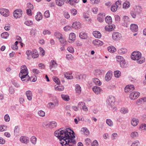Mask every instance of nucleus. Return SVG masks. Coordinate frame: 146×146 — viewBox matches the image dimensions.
Segmentation results:
<instances>
[{
	"instance_id": "obj_1",
	"label": "nucleus",
	"mask_w": 146,
	"mask_h": 146,
	"mask_svg": "<svg viewBox=\"0 0 146 146\" xmlns=\"http://www.w3.org/2000/svg\"><path fill=\"white\" fill-rule=\"evenodd\" d=\"M71 130L70 129L67 128L66 130H61L60 129L55 131V136L59 139L62 146H72L71 144H75L76 141L74 139L75 134L73 131H72V133L68 132Z\"/></svg>"
},
{
	"instance_id": "obj_2",
	"label": "nucleus",
	"mask_w": 146,
	"mask_h": 146,
	"mask_svg": "<svg viewBox=\"0 0 146 146\" xmlns=\"http://www.w3.org/2000/svg\"><path fill=\"white\" fill-rule=\"evenodd\" d=\"M131 59L134 60L138 61L137 62L139 64H142L145 61V58H141V54L138 51L133 52L131 56Z\"/></svg>"
},
{
	"instance_id": "obj_3",
	"label": "nucleus",
	"mask_w": 146,
	"mask_h": 146,
	"mask_svg": "<svg viewBox=\"0 0 146 146\" xmlns=\"http://www.w3.org/2000/svg\"><path fill=\"white\" fill-rule=\"evenodd\" d=\"M28 74V70H21L19 74V76L23 81L27 82L29 80H27V78L29 77Z\"/></svg>"
},
{
	"instance_id": "obj_4",
	"label": "nucleus",
	"mask_w": 146,
	"mask_h": 146,
	"mask_svg": "<svg viewBox=\"0 0 146 146\" xmlns=\"http://www.w3.org/2000/svg\"><path fill=\"white\" fill-rule=\"evenodd\" d=\"M141 11L142 9L141 7L138 6L136 10L133 11H131L130 14L133 18L135 19L141 13Z\"/></svg>"
},
{
	"instance_id": "obj_5",
	"label": "nucleus",
	"mask_w": 146,
	"mask_h": 146,
	"mask_svg": "<svg viewBox=\"0 0 146 146\" xmlns=\"http://www.w3.org/2000/svg\"><path fill=\"white\" fill-rule=\"evenodd\" d=\"M115 102V98L112 96H109L106 100V104L107 106L109 108H112L114 105Z\"/></svg>"
},
{
	"instance_id": "obj_6",
	"label": "nucleus",
	"mask_w": 146,
	"mask_h": 146,
	"mask_svg": "<svg viewBox=\"0 0 146 146\" xmlns=\"http://www.w3.org/2000/svg\"><path fill=\"white\" fill-rule=\"evenodd\" d=\"M59 105L58 101L57 100H54L53 102L49 103L47 104V107L50 109H53L55 107H57Z\"/></svg>"
},
{
	"instance_id": "obj_7",
	"label": "nucleus",
	"mask_w": 146,
	"mask_h": 146,
	"mask_svg": "<svg viewBox=\"0 0 146 146\" xmlns=\"http://www.w3.org/2000/svg\"><path fill=\"white\" fill-rule=\"evenodd\" d=\"M139 96L140 93L139 92H135L131 93L129 96L131 100H135Z\"/></svg>"
},
{
	"instance_id": "obj_8",
	"label": "nucleus",
	"mask_w": 146,
	"mask_h": 146,
	"mask_svg": "<svg viewBox=\"0 0 146 146\" xmlns=\"http://www.w3.org/2000/svg\"><path fill=\"white\" fill-rule=\"evenodd\" d=\"M9 10L7 9L2 8L0 9V14L6 17L9 16Z\"/></svg>"
},
{
	"instance_id": "obj_9",
	"label": "nucleus",
	"mask_w": 146,
	"mask_h": 146,
	"mask_svg": "<svg viewBox=\"0 0 146 146\" xmlns=\"http://www.w3.org/2000/svg\"><path fill=\"white\" fill-rule=\"evenodd\" d=\"M121 37V34L117 32L113 33L112 35L113 39L115 40H119Z\"/></svg>"
},
{
	"instance_id": "obj_10",
	"label": "nucleus",
	"mask_w": 146,
	"mask_h": 146,
	"mask_svg": "<svg viewBox=\"0 0 146 146\" xmlns=\"http://www.w3.org/2000/svg\"><path fill=\"white\" fill-rule=\"evenodd\" d=\"M22 10L21 9H17L13 12V16L16 18H17L21 17L22 15Z\"/></svg>"
},
{
	"instance_id": "obj_11",
	"label": "nucleus",
	"mask_w": 146,
	"mask_h": 146,
	"mask_svg": "<svg viewBox=\"0 0 146 146\" xmlns=\"http://www.w3.org/2000/svg\"><path fill=\"white\" fill-rule=\"evenodd\" d=\"M19 140L21 143L25 144H27L29 142V138L25 136L21 137Z\"/></svg>"
},
{
	"instance_id": "obj_12",
	"label": "nucleus",
	"mask_w": 146,
	"mask_h": 146,
	"mask_svg": "<svg viewBox=\"0 0 146 146\" xmlns=\"http://www.w3.org/2000/svg\"><path fill=\"white\" fill-rule=\"evenodd\" d=\"M112 75V72L109 71L106 75L105 78V80L107 82L109 81L111 79Z\"/></svg>"
},
{
	"instance_id": "obj_13",
	"label": "nucleus",
	"mask_w": 146,
	"mask_h": 146,
	"mask_svg": "<svg viewBox=\"0 0 146 146\" xmlns=\"http://www.w3.org/2000/svg\"><path fill=\"white\" fill-rule=\"evenodd\" d=\"M93 44L96 46H99L102 45L104 43L103 42L98 39H96L93 41Z\"/></svg>"
},
{
	"instance_id": "obj_14",
	"label": "nucleus",
	"mask_w": 146,
	"mask_h": 146,
	"mask_svg": "<svg viewBox=\"0 0 146 146\" xmlns=\"http://www.w3.org/2000/svg\"><path fill=\"white\" fill-rule=\"evenodd\" d=\"M58 66L55 60H52L50 63L49 67L50 69L51 70L53 68H55L57 67Z\"/></svg>"
},
{
	"instance_id": "obj_15",
	"label": "nucleus",
	"mask_w": 146,
	"mask_h": 146,
	"mask_svg": "<svg viewBox=\"0 0 146 146\" xmlns=\"http://www.w3.org/2000/svg\"><path fill=\"white\" fill-rule=\"evenodd\" d=\"M115 26L114 25H106L105 27V29L108 31H111L113 30L115 28Z\"/></svg>"
},
{
	"instance_id": "obj_16",
	"label": "nucleus",
	"mask_w": 146,
	"mask_h": 146,
	"mask_svg": "<svg viewBox=\"0 0 146 146\" xmlns=\"http://www.w3.org/2000/svg\"><path fill=\"white\" fill-rule=\"evenodd\" d=\"M76 38V35L74 33H70L69 35V41L70 42H72V41L75 40Z\"/></svg>"
},
{
	"instance_id": "obj_17",
	"label": "nucleus",
	"mask_w": 146,
	"mask_h": 146,
	"mask_svg": "<svg viewBox=\"0 0 146 146\" xmlns=\"http://www.w3.org/2000/svg\"><path fill=\"white\" fill-rule=\"evenodd\" d=\"M93 91L96 94H99L102 90L100 88L97 86H95L92 88Z\"/></svg>"
},
{
	"instance_id": "obj_18",
	"label": "nucleus",
	"mask_w": 146,
	"mask_h": 146,
	"mask_svg": "<svg viewBox=\"0 0 146 146\" xmlns=\"http://www.w3.org/2000/svg\"><path fill=\"white\" fill-rule=\"evenodd\" d=\"M25 94L27 97V99L29 101L31 100L33 96L32 92L30 90L27 91H26Z\"/></svg>"
},
{
	"instance_id": "obj_19",
	"label": "nucleus",
	"mask_w": 146,
	"mask_h": 146,
	"mask_svg": "<svg viewBox=\"0 0 146 146\" xmlns=\"http://www.w3.org/2000/svg\"><path fill=\"white\" fill-rule=\"evenodd\" d=\"M65 1L71 5H73L75 3H78L79 1V0H64Z\"/></svg>"
},
{
	"instance_id": "obj_20",
	"label": "nucleus",
	"mask_w": 146,
	"mask_h": 146,
	"mask_svg": "<svg viewBox=\"0 0 146 146\" xmlns=\"http://www.w3.org/2000/svg\"><path fill=\"white\" fill-rule=\"evenodd\" d=\"M78 105L82 106V109L84 111H88V108L85 105V103L84 102H79L78 104Z\"/></svg>"
},
{
	"instance_id": "obj_21",
	"label": "nucleus",
	"mask_w": 146,
	"mask_h": 146,
	"mask_svg": "<svg viewBox=\"0 0 146 146\" xmlns=\"http://www.w3.org/2000/svg\"><path fill=\"white\" fill-rule=\"evenodd\" d=\"M79 36L80 38L82 39H86L88 37L86 33L84 32H81L79 34Z\"/></svg>"
},
{
	"instance_id": "obj_22",
	"label": "nucleus",
	"mask_w": 146,
	"mask_h": 146,
	"mask_svg": "<svg viewBox=\"0 0 146 146\" xmlns=\"http://www.w3.org/2000/svg\"><path fill=\"white\" fill-rule=\"evenodd\" d=\"M130 28L133 32H136L138 30L137 26L136 25L134 24H131V25Z\"/></svg>"
},
{
	"instance_id": "obj_23",
	"label": "nucleus",
	"mask_w": 146,
	"mask_h": 146,
	"mask_svg": "<svg viewBox=\"0 0 146 146\" xmlns=\"http://www.w3.org/2000/svg\"><path fill=\"white\" fill-rule=\"evenodd\" d=\"M81 27V24L79 22H76L72 24V27L75 29H80Z\"/></svg>"
},
{
	"instance_id": "obj_24",
	"label": "nucleus",
	"mask_w": 146,
	"mask_h": 146,
	"mask_svg": "<svg viewBox=\"0 0 146 146\" xmlns=\"http://www.w3.org/2000/svg\"><path fill=\"white\" fill-rule=\"evenodd\" d=\"M39 56L37 50L36 49H34L32 50V57L33 58H35L38 57Z\"/></svg>"
},
{
	"instance_id": "obj_25",
	"label": "nucleus",
	"mask_w": 146,
	"mask_h": 146,
	"mask_svg": "<svg viewBox=\"0 0 146 146\" xmlns=\"http://www.w3.org/2000/svg\"><path fill=\"white\" fill-rule=\"evenodd\" d=\"M42 18V15L40 12L37 13L36 15L35 16V19L37 21H39Z\"/></svg>"
},
{
	"instance_id": "obj_26",
	"label": "nucleus",
	"mask_w": 146,
	"mask_h": 146,
	"mask_svg": "<svg viewBox=\"0 0 146 146\" xmlns=\"http://www.w3.org/2000/svg\"><path fill=\"white\" fill-rule=\"evenodd\" d=\"M93 35L95 37L98 38H100L102 36L100 33L97 31H94L93 33Z\"/></svg>"
},
{
	"instance_id": "obj_27",
	"label": "nucleus",
	"mask_w": 146,
	"mask_h": 146,
	"mask_svg": "<svg viewBox=\"0 0 146 146\" xmlns=\"http://www.w3.org/2000/svg\"><path fill=\"white\" fill-rule=\"evenodd\" d=\"M81 131L83 132L86 135H88L90 133V131L87 128L84 127L82 128Z\"/></svg>"
},
{
	"instance_id": "obj_28",
	"label": "nucleus",
	"mask_w": 146,
	"mask_h": 146,
	"mask_svg": "<svg viewBox=\"0 0 146 146\" xmlns=\"http://www.w3.org/2000/svg\"><path fill=\"white\" fill-rule=\"evenodd\" d=\"M57 123L55 121H52L49 123L48 127L50 128H52L56 127Z\"/></svg>"
},
{
	"instance_id": "obj_29",
	"label": "nucleus",
	"mask_w": 146,
	"mask_h": 146,
	"mask_svg": "<svg viewBox=\"0 0 146 146\" xmlns=\"http://www.w3.org/2000/svg\"><path fill=\"white\" fill-rule=\"evenodd\" d=\"M139 123V120L135 118H133L131 121V125L134 126H136Z\"/></svg>"
},
{
	"instance_id": "obj_30",
	"label": "nucleus",
	"mask_w": 146,
	"mask_h": 146,
	"mask_svg": "<svg viewBox=\"0 0 146 146\" xmlns=\"http://www.w3.org/2000/svg\"><path fill=\"white\" fill-rule=\"evenodd\" d=\"M75 90L76 92L78 94H80L81 92V89L80 85L77 84L75 86Z\"/></svg>"
},
{
	"instance_id": "obj_31",
	"label": "nucleus",
	"mask_w": 146,
	"mask_h": 146,
	"mask_svg": "<svg viewBox=\"0 0 146 146\" xmlns=\"http://www.w3.org/2000/svg\"><path fill=\"white\" fill-rule=\"evenodd\" d=\"M56 5L60 7H61L64 4V0H55Z\"/></svg>"
},
{
	"instance_id": "obj_32",
	"label": "nucleus",
	"mask_w": 146,
	"mask_h": 146,
	"mask_svg": "<svg viewBox=\"0 0 146 146\" xmlns=\"http://www.w3.org/2000/svg\"><path fill=\"white\" fill-rule=\"evenodd\" d=\"M94 74L96 76L102 75L103 74V72L100 69L96 70L94 73Z\"/></svg>"
},
{
	"instance_id": "obj_33",
	"label": "nucleus",
	"mask_w": 146,
	"mask_h": 146,
	"mask_svg": "<svg viewBox=\"0 0 146 146\" xmlns=\"http://www.w3.org/2000/svg\"><path fill=\"white\" fill-rule=\"evenodd\" d=\"M93 81L96 85L100 86L102 84V82H101L99 79L97 78H94L93 79Z\"/></svg>"
},
{
	"instance_id": "obj_34",
	"label": "nucleus",
	"mask_w": 146,
	"mask_h": 146,
	"mask_svg": "<svg viewBox=\"0 0 146 146\" xmlns=\"http://www.w3.org/2000/svg\"><path fill=\"white\" fill-rule=\"evenodd\" d=\"M127 50L125 48H121L118 50V52L119 54H123L127 52Z\"/></svg>"
},
{
	"instance_id": "obj_35",
	"label": "nucleus",
	"mask_w": 146,
	"mask_h": 146,
	"mask_svg": "<svg viewBox=\"0 0 146 146\" xmlns=\"http://www.w3.org/2000/svg\"><path fill=\"white\" fill-rule=\"evenodd\" d=\"M105 21L108 24H111L112 22V20L111 17L110 16H107L105 18Z\"/></svg>"
},
{
	"instance_id": "obj_36",
	"label": "nucleus",
	"mask_w": 146,
	"mask_h": 146,
	"mask_svg": "<svg viewBox=\"0 0 146 146\" xmlns=\"http://www.w3.org/2000/svg\"><path fill=\"white\" fill-rule=\"evenodd\" d=\"M130 5V3L128 1H125L123 4V7L124 9H127Z\"/></svg>"
},
{
	"instance_id": "obj_37",
	"label": "nucleus",
	"mask_w": 146,
	"mask_h": 146,
	"mask_svg": "<svg viewBox=\"0 0 146 146\" xmlns=\"http://www.w3.org/2000/svg\"><path fill=\"white\" fill-rule=\"evenodd\" d=\"M106 122L109 126L111 127L113 126V123L111 119H107L106 120Z\"/></svg>"
},
{
	"instance_id": "obj_38",
	"label": "nucleus",
	"mask_w": 146,
	"mask_h": 146,
	"mask_svg": "<svg viewBox=\"0 0 146 146\" xmlns=\"http://www.w3.org/2000/svg\"><path fill=\"white\" fill-rule=\"evenodd\" d=\"M61 97L64 100L66 101H68L70 100L69 96L67 95L62 94Z\"/></svg>"
},
{
	"instance_id": "obj_39",
	"label": "nucleus",
	"mask_w": 146,
	"mask_h": 146,
	"mask_svg": "<svg viewBox=\"0 0 146 146\" xmlns=\"http://www.w3.org/2000/svg\"><path fill=\"white\" fill-rule=\"evenodd\" d=\"M108 50L110 52L113 53L116 51V49L113 46H110L108 47Z\"/></svg>"
},
{
	"instance_id": "obj_40",
	"label": "nucleus",
	"mask_w": 146,
	"mask_h": 146,
	"mask_svg": "<svg viewBox=\"0 0 146 146\" xmlns=\"http://www.w3.org/2000/svg\"><path fill=\"white\" fill-rule=\"evenodd\" d=\"M120 111L121 113L125 114L128 113V110L127 108L123 107L121 108Z\"/></svg>"
},
{
	"instance_id": "obj_41",
	"label": "nucleus",
	"mask_w": 146,
	"mask_h": 146,
	"mask_svg": "<svg viewBox=\"0 0 146 146\" xmlns=\"http://www.w3.org/2000/svg\"><path fill=\"white\" fill-rule=\"evenodd\" d=\"M114 76L117 78H119L121 76V72L120 71L117 70L114 72Z\"/></svg>"
},
{
	"instance_id": "obj_42",
	"label": "nucleus",
	"mask_w": 146,
	"mask_h": 146,
	"mask_svg": "<svg viewBox=\"0 0 146 146\" xmlns=\"http://www.w3.org/2000/svg\"><path fill=\"white\" fill-rule=\"evenodd\" d=\"M32 51H31L30 50H27L26 52V54L27 55V59L29 60L31 58V55L32 56Z\"/></svg>"
},
{
	"instance_id": "obj_43",
	"label": "nucleus",
	"mask_w": 146,
	"mask_h": 146,
	"mask_svg": "<svg viewBox=\"0 0 146 146\" xmlns=\"http://www.w3.org/2000/svg\"><path fill=\"white\" fill-rule=\"evenodd\" d=\"M121 67L122 68L126 67L127 66V64L126 63L125 59L123 60L120 63H119Z\"/></svg>"
},
{
	"instance_id": "obj_44",
	"label": "nucleus",
	"mask_w": 146,
	"mask_h": 146,
	"mask_svg": "<svg viewBox=\"0 0 146 146\" xmlns=\"http://www.w3.org/2000/svg\"><path fill=\"white\" fill-rule=\"evenodd\" d=\"M117 5L115 4L111 6V10L112 11L115 12L117 11Z\"/></svg>"
},
{
	"instance_id": "obj_45",
	"label": "nucleus",
	"mask_w": 146,
	"mask_h": 146,
	"mask_svg": "<svg viewBox=\"0 0 146 146\" xmlns=\"http://www.w3.org/2000/svg\"><path fill=\"white\" fill-rule=\"evenodd\" d=\"M9 34L7 32L3 33L1 34V37L4 38H7L9 36Z\"/></svg>"
},
{
	"instance_id": "obj_46",
	"label": "nucleus",
	"mask_w": 146,
	"mask_h": 146,
	"mask_svg": "<svg viewBox=\"0 0 146 146\" xmlns=\"http://www.w3.org/2000/svg\"><path fill=\"white\" fill-rule=\"evenodd\" d=\"M30 141L33 144L35 145L36 143V138L35 136H32L31 138Z\"/></svg>"
},
{
	"instance_id": "obj_47",
	"label": "nucleus",
	"mask_w": 146,
	"mask_h": 146,
	"mask_svg": "<svg viewBox=\"0 0 146 146\" xmlns=\"http://www.w3.org/2000/svg\"><path fill=\"white\" fill-rule=\"evenodd\" d=\"M138 136V133L137 132H132L131 134V137L133 138L137 137Z\"/></svg>"
},
{
	"instance_id": "obj_48",
	"label": "nucleus",
	"mask_w": 146,
	"mask_h": 146,
	"mask_svg": "<svg viewBox=\"0 0 146 146\" xmlns=\"http://www.w3.org/2000/svg\"><path fill=\"white\" fill-rule=\"evenodd\" d=\"M123 20L125 23H128L129 22V18L127 16H125L123 17Z\"/></svg>"
},
{
	"instance_id": "obj_49",
	"label": "nucleus",
	"mask_w": 146,
	"mask_h": 146,
	"mask_svg": "<svg viewBox=\"0 0 146 146\" xmlns=\"http://www.w3.org/2000/svg\"><path fill=\"white\" fill-rule=\"evenodd\" d=\"M116 58L117 59V61L119 63L124 59L123 57L120 56H116Z\"/></svg>"
},
{
	"instance_id": "obj_50",
	"label": "nucleus",
	"mask_w": 146,
	"mask_h": 146,
	"mask_svg": "<svg viewBox=\"0 0 146 146\" xmlns=\"http://www.w3.org/2000/svg\"><path fill=\"white\" fill-rule=\"evenodd\" d=\"M65 77L68 79H71L73 78V76L70 74L67 73H65L64 74Z\"/></svg>"
},
{
	"instance_id": "obj_51",
	"label": "nucleus",
	"mask_w": 146,
	"mask_h": 146,
	"mask_svg": "<svg viewBox=\"0 0 146 146\" xmlns=\"http://www.w3.org/2000/svg\"><path fill=\"white\" fill-rule=\"evenodd\" d=\"M25 24L27 26H31L33 25V22L32 21H26L25 22Z\"/></svg>"
},
{
	"instance_id": "obj_52",
	"label": "nucleus",
	"mask_w": 146,
	"mask_h": 146,
	"mask_svg": "<svg viewBox=\"0 0 146 146\" xmlns=\"http://www.w3.org/2000/svg\"><path fill=\"white\" fill-rule=\"evenodd\" d=\"M54 36L57 38L59 39L61 37L62 35L60 33L58 32H56L54 33Z\"/></svg>"
},
{
	"instance_id": "obj_53",
	"label": "nucleus",
	"mask_w": 146,
	"mask_h": 146,
	"mask_svg": "<svg viewBox=\"0 0 146 146\" xmlns=\"http://www.w3.org/2000/svg\"><path fill=\"white\" fill-rule=\"evenodd\" d=\"M53 81L56 83L59 84L60 83V82L59 79L57 77H54L53 78Z\"/></svg>"
},
{
	"instance_id": "obj_54",
	"label": "nucleus",
	"mask_w": 146,
	"mask_h": 146,
	"mask_svg": "<svg viewBox=\"0 0 146 146\" xmlns=\"http://www.w3.org/2000/svg\"><path fill=\"white\" fill-rule=\"evenodd\" d=\"M38 114L39 116L42 117L44 116L45 115V112L42 110L39 111Z\"/></svg>"
},
{
	"instance_id": "obj_55",
	"label": "nucleus",
	"mask_w": 146,
	"mask_h": 146,
	"mask_svg": "<svg viewBox=\"0 0 146 146\" xmlns=\"http://www.w3.org/2000/svg\"><path fill=\"white\" fill-rule=\"evenodd\" d=\"M139 142L136 140L134 141L131 145V146H139Z\"/></svg>"
},
{
	"instance_id": "obj_56",
	"label": "nucleus",
	"mask_w": 146,
	"mask_h": 146,
	"mask_svg": "<svg viewBox=\"0 0 146 146\" xmlns=\"http://www.w3.org/2000/svg\"><path fill=\"white\" fill-rule=\"evenodd\" d=\"M5 121L6 122H9L10 121V117L8 114H6L4 116Z\"/></svg>"
},
{
	"instance_id": "obj_57",
	"label": "nucleus",
	"mask_w": 146,
	"mask_h": 146,
	"mask_svg": "<svg viewBox=\"0 0 146 146\" xmlns=\"http://www.w3.org/2000/svg\"><path fill=\"white\" fill-rule=\"evenodd\" d=\"M63 15L64 17L67 19H68L70 17V15L68 12L65 11L63 13Z\"/></svg>"
},
{
	"instance_id": "obj_58",
	"label": "nucleus",
	"mask_w": 146,
	"mask_h": 146,
	"mask_svg": "<svg viewBox=\"0 0 146 146\" xmlns=\"http://www.w3.org/2000/svg\"><path fill=\"white\" fill-rule=\"evenodd\" d=\"M91 142V140L89 138H87L85 140V143L86 145H89Z\"/></svg>"
},
{
	"instance_id": "obj_59",
	"label": "nucleus",
	"mask_w": 146,
	"mask_h": 146,
	"mask_svg": "<svg viewBox=\"0 0 146 146\" xmlns=\"http://www.w3.org/2000/svg\"><path fill=\"white\" fill-rule=\"evenodd\" d=\"M140 128L142 130H146V124L143 123L140 126Z\"/></svg>"
},
{
	"instance_id": "obj_60",
	"label": "nucleus",
	"mask_w": 146,
	"mask_h": 146,
	"mask_svg": "<svg viewBox=\"0 0 146 146\" xmlns=\"http://www.w3.org/2000/svg\"><path fill=\"white\" fill-rule=\"evenodd\" d=\"M71 14L74 16L76 15L77 13V10L74 9H72L71 10Z\"/></svg>"
},
{
	"instance_id": "obj_61",
	"label": "nucleus",
	"mask_w": 146,
	"mask_h": 146,
	"mask_svg": "<svg viewBox=\"0 0 146 146\" xmlns=\"http://www.w3.org/2000/svg\"><path fill=\"white\" fill-rule=\"evenodd\" d=\"M43 34L44 35H50V31L48 30L45 29L44 31Z\"/></svg>"
},
{
	"instance_id": "obj_62",
	"label": "nucleus",
	"mask_w": 146,
	"mask_h": 146,
	"mask_svg": "<svg viewBox=\"0 0 146 146\" xmlns=\"http://www.w3.org/2000/svg\"><path fill=\"white\" fill-rule=\"evenodd\" d=\"M60 42L61 44H64L66 42V40L64 38L61 36V38H60L59 39Z\"/></svg>"
},
{
	"instance_id": "obj_63",
	"label": "nucleus",
	"mask_w": 146,
	"mask_h": 146,
	"mask_svg": "<svg viewBox=\"0 0 146 146\" xmlns=\"http://www.w3.org/2000/svg\"><path fill=\"white\" fill-rule=\"evenodd\" d=\"M44 16L46 18H48L50 17V13L48 10H47L44 13Z\"/></svg>"
},
{
	"instance_id": "obj_64",
	"label": "nucleus",
	"mask_w": 146,
	"mask_h": 146,
	"mask_svg": "<svg viewBox=\"0 0 146 146\" xmlns=\"http://www.w3.org/2000/svg\"><path fill=\"white\" fill-rule=\"evenodd\" d=\"M98 144L97 141L96 140H94L91 143V146H98Z\"/></svg>"
}]
</instances>
